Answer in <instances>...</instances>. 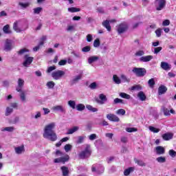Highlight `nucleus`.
<instances>
[{"label":"nucleus","instance_id":"1","mask_svg":"<svg viewBox=\"0 0 176 176\" xmlns=\"http://www.w3.org/2000/svg\"><path fill=\"white\" fill-rule=\"evenodd\" d=\"M54 127H56V123L54 122L47 124L44 128L43 134L44 138L49 140V141H52V142L57 141V135L56 134V132L54 131Z\"/></svg>","mask_w":176,"mask_h":176},{"label":"nucleus","instance_id":"2","mask_svg":"<svg viewBox=\"0 0 176 176\" xmlns=\"http://www.w3.org/2000/svg\"><path fill=\"white\" fill-rule=\"evenodd\" d=\"M29 52L30 50L27 48H23L18 52V54H19V56H23V54H25L23 57L24 60L23 62V67H30V65H31L32 63V61H34V57L30 56V55L27 54Z\"/></svg>","mask_w":176,"mask_h":176},{"label":"nucleus","instance_id":"3","mask_svg":"<svg viewBox=\"0 0 176 176\" xmlns=\"http://www.w3.org/2000/svg\"><path fill=\"white\" fill-rule=\"evenodd\" d=\"M13 30H14L16 32L27 31V30H28V23L16 21L14 23Z\"/></svg>","mask_w":176,"mask_h":176},{"label":"nucleus","instance_id":"4","mask_svg":"<svg viewBox=\"0 0 176 176\" xmlns=\"http://www.w3.org/2000/svg\"><path fill=\"white\" fill-rule=\"evenodd\" d=\"M91 155V150L90 149V145L87 144L85 150L81 151L78 154V157L80 159H87V157H90Z\"/></svg>","mask_w":176,"mask_h":176},{"label":"nucleus","instance_id":"5","mask_svg":"<svg viewBox=\"0 0 176 176\" xmlns=\"http://www.w3.org/2000/svg\"><path fill=\"white\" fill-rule=\"evenodd\" d=\"M132 72L138 77L145 76L146 70L144 68L133 67Z\"/></svg>","mask_w":176,"mask_h":176},{"label":"nucleus","instance_id":"6","mask_svg":"<svg viewBox=\"0 0 176 176\" xmlns=\"http://www.w3.org/2000/svg\"><path fill=\"white\" fill-rule=\"evenodd\" d=\"M155 7L156 10H163L166 8V0H155Z\"/></svg>","mask_w":176,"mask_h":176},{"label":"nucleus","instance_id":"7","mask_svg":"<svg viewBox=\"0 0 176 176\" xmlns=\"http://www.w3.org/2000/svg\"><path fill=\"white\" fill-rule=\"evenodd\" d=\"M65 75V72L63 70H57L52 73V77L54 80H58Z\"/></svg>","mask_w":176,"mask_h":176},{"label":"nucleus","instance_id":"8","mask_svg":"<svg viewBox=\"0 0 176 176\" xmlns=\"http://www.w3.org/2000/svg\"><path fill=\"white\" fill-rule=\"evenodd\" d=\"M96 101L97 104H99V105H104V104L108 101V98H107V96L101 94L99 95V98L96 99Z\"/></svg>","mask_w":176,"mask_h":176},{"label":"nucleus","instance_id":"9","mask_svg":"<svg viewBox=\"0 0 176 176\" xmlns=\"http://www.w3.org/2000/svg\"><path fill=\"white\" fill-rule=\"evenodd\" d=\"M127 30V24L123 23H120L117 26V31L118 34H123V32H126Z\"/></svg>","mask_w":176,"mask_h":176},{"label":"nucleus","instance_id":"10","mask_svg":"<svg viewBox=\"0 0 176 176\" xmlns=\"http://www.w3.org/2000/svg\"><path fill=\"white\" fill-rule=\"evenodd\" d=\"M14 152L16 155H23V153L25 152V148L24 147V145L15 146Z\"/></svg>","mask_w":176,"mask_h":176},{"label":"nucleus","instance_id":"11","mask_svg":"<svg viewBox=\"0 0 176 176\" xmlns=\"http://www.w3.org/2000/svg\"><path fill=\"white\" fill-rule=\"evenodd\" d=\"M107 119L110 120V122H119L120 119L115 114L109 113L107 115Z\"/></svg>","mask_w":176,"mask_h":176},{"label":"nucleus","instance_id":"12","mask_svg":"<svg viewBox=\"0 0 176 176\" xmlns=\"http://www.w3.org/2000/svg\"><path fill=\"white\" fill-rule=\"evenodd\" d=\"M69 160V155H66L65 157H61L59 158L54 159V163H65V162H68Z\"/></svg>","mask_w":176,"mask_h":176},{"label":"nucleus","instance_id":"13","mask_svg":"<svg viewBox=\"0 0 176 176\" xmlns=\"http://www.w3.org/2000/svg\"><path fill=\"white\" fill-rule=\"evenodd\" d=\"M52 109L54 112H61L62 113L65 112V109L61 105L54 106L52 107Z\"/></svg>","mask_w":176,"mask_h":176},{"label":"nucleus","instance_id":"14","mask_svg":"<svg viewBox=\"0 0 176 176\" xmlns=\"http://www.w3.org/2000/svg\"><path fill=\"white\" fill-rule=\"evenodd\" d=\"M17 83L18 85L16 87V91H21L23 87H24V80H23L22 78H19Z\"/></svg>","mask_w":176,"mask_h":176},{"label":"nucleus","instance_id":"15","mask_svg":"<svg viewBox=\"0 0 176 176\" xmlns=\"http://www.w3.org/2000/svg\"><path fill=\"white\" fill-rule=\"evenodd\" d=\"M153 56L148 55V56L140 57V61H141L142 63H149V61H151V60H153Z\"/></svg>","mask_w":176,"mask_h":176},{"label":"nucleus","instance_id":"16","mask_svg":"<svg viewBox=\"0 0 176 176\" xmlns=\"http://www.w3.org/2000/svg\"><path fill=\"white\" fill-rule=\"evenodd\" d=\"M155 153L157 155H164L166 153V149L162 146H158L155 147Z\"/></svg>","mask_w":176,"mask_h":176},{"label":"nucleus","instance_id":"17","mask_svg":"<svg viewBox=\"0 0 176 176\" xmlns=\"http://www.w3.org/2000/svg\"><path fill=\"white\" fill-rule=\"evenodd\" d=\"M161 68L164 71H170V69H171V65L168 64L166 62H162Z\"/></svg>","mask_w":176,"mask_h":176},{"label":"nucleus","instance_id":"18","mask_svg":"<svg viewBox=\"0 0 176 176\" xmlns=\"http://www.w3.org/2000/svg\"><path fill=\"white\" fill-rule=\"evenodd\" d=\"M113 82L115 85H120L122 83V79L118 76V75H113Z\"/></svg>","mask_w":176,"mask_h":176},{"label":"nucleus","instance_id":"19","mask_svg":"<svg viewBox=\"0 0 176 176\" xmlns=\"http://www.w3.org/2000/svg\"><path fill=\"white\" fill-rule=\"evenodd\" d=\"M20 93V98L22 102H27V96L25 95V92L24 91H18Z\"/></svg>","mask_w":176,"mask_h":176},{"label":"nucleus","instance_id":"20","mask_svg":"<svg viewBox=\"0 0 176 176\" xmlns=\"http://www.w3.org/2000/svg\"><path fill=\"white\" fill-rule=\"evenodd\" d=\"M12 40H6L5 44V49L7 51L12 50Z\"/></svg>","mask_w":176,"mask_h":176},{"label":"nucleus","instance_id":"21","mask_svg":"<svg viewBox=\"0 0 176 176\" xmlns=\"http://www.w3.org/2000/svg\"><path fill=\"white\" fill-rule=\"evenodd\" d=\"M79 130V126H73L72 128L69 129L67 130V134H74V133H76Z\"/></svg>","mask_w":176,"mask_h":176},{"label":"nucleus","instance_id":"22","mask_svg":"<svg viewBox=\"0 0 176 176\" xmlns=\"http://www.w3.org/2000/svg\"><path fill=\"white\" fill-rule=\"evenodd\" d=\"M167 91V87L164 85H162L159 87L158 88V93L160 96H162V94H164Z\"/></svg>","mask_w":176,"mask_h":176},{"label":"nucleus","instance_id":"23","mask_svg":"<svg viewBox=\"0 0 176 176\" xmlns=\"http://www.w3.org/2000/svg\"><path fill=\"white\" fill-rule=\"evenodd\" d=\"M138 97L140 101H145L146 100V96L144 93V91H140L138 93Z\"/></svg>","mask_w":176,"mask_h":176},{"label":"nucleus","instance_id":"24","mask_svg":"<svg viewBox=\"0 0 176 176\" xmlns=\"http://www.w3.org/2000/svg\"><path fill=\"white\" fill-rule=\"evenodd\" d=\"M173 137H174V135L173 133H165L162 135V138L165 141L172 140Z\"/></svg>","mask_w":176,"mask_h":176},{"label":"nucleus","instance_id":"25","mask_svg":"<svg viewBox=\"0 0 176 176\" xmlns=\"http://www.w3.org/2000/svg\"><path fill=\"white\" fill-rule=\"evenodd\" d=\"M80 79H82V74L76 76L73 78V79L72 80V83L73 85H75V83H78L79 82V80H80Z\"/></svg>","mask_w":176,"mask_h":176},{"label":"nucleus","instance_id":"26","mask_svg":"<svg viewBox=\"0 0 176 176\" xmlns=\"http://www.w3.org/2000/svg\"><path fill=\"white\" fill-rule=\"evenodd\" d=\"M170 113H175L174 109H171L170 110H168V109H164V115L165 116H170Z\"/></svg>","mask_w":176,"mask_h":176},{"label":"nucleus","instance_id":"27","mask_svg":"<svg viewBox=\"0 0 176 176\" xmlns=\"http://www.w3.org/2000/svg\"><path fill=\"white\" fill-rule=\"evenodd\" d=\"M109 21L106 20L102 22V25L104 28H107V31L110 32L111 30V25H109Z\"/></svg>","mask_w":176,"mask_h":176},{"label":"nucleus","instance_id":"28","mask_svg":"<svg viewBox=\"0 0 176 176\" xmlns=\"http://www.w3.org/2000/svg\"><path fill=\"white\" fill-rule=\"evenodd\" d=\"M85 139H86V136L85 135L78 136L76 142V144H83Z\"/></svg>","mask_w":176,"mask_h":176},{"label":"nucleus","instance_id":"29","mask_svg":"<svg viewBox=\"0 0 176 176\" xmlns=\"http://www.w3.org/2000/svg\"><path fill=\"white\" fill-rule=\"evenodd\" d=\"M60 170H62L63 176H68V174L69 173V170H68V167H67V166H62L60 168Z\"/></svg>","mask_w":176,"mask_h":176},{"label":"nucleus","instance_id":"30","mask_svg":"<svg viewBox=\"0 0 176 176\" xmlns=\"http://www.w3.org/2000/svg\"><path fill=\"white\" fill-rule=\"evenodd\" d=\"M101 171L96 169V166L93 165L91 167V171L92 173H98V174H102L104 173V166H100Z\"/></svg>","mask_w":176,"mask_h":176},{"label":"nucleus","instance_id":"31","mask_svg":"<svg viewBox=\"0 0 176 176\" xmlns=\"http://www.w3.org/2000/svg\"><path fill=\"white\" fill-rule=\"evenodd\" d=\"M98 60V56H90L88 58V63L89 64H93V63H96Z\"/></svg>","mask_w":176,"mask_h":176},{"label":"nucleus","instance_id":"32","mask_svg":"<svg viewBox=\"0 0 176 176\" xmlns=\"http://www.w3.org/2000/svg\"><path fill=\"white\" fill-rule=\"evenodd\" d=\"M120 78H121V80L123 83L130 82V78H127V76L126 75L121 74Z\"/></svg>","mask_w":176,"mask_h":176},{"label":"nucleus","instance_id":"33","mask_svg":"<svg viewBox=\"0 0 176 176\" xmlns=\"http://www.w3.org/2000/svg\"><path fill=\"white\" fill-rule=\"evenodd\" d=\"M1 131H8V133H13L14 131V128L13 126H7L5 128H1Z\"/></svg>","mask_w":176,"mask_h":176},{"label":"nucleus","instance_id":"34","mask_svg":"<svg viewBox=\"0 0 176 176\" xmlns=\"http://www.w3.org/2000/svg\"><path fill=\"white\" fill-rule=\"evenodd\" d=\"M67 10L70 13H76L78 12H80V8H75V7H72V8H69L67 9Z\"/></svg>","mask_w":176,"mask_h":176},{"label":"nucleus","instance_id":"35","mask_svg":"<svg viewBox=\"0 0 176 176\" xmlns=\"http://www.w3.org/2000/svg\"><path fill=\"white\" fill-rule=\"evenodd\" d=\"M3 31L5 34H12V31L10 30V26L9 25H6L3 28Z\"/></svg>","mask_w":176,"mask_h":176},{"label":"nucleus","instance_id":"36","mask_svg":"<svg viewBox=\"0 0 176 176\" xmlns=\"http://www.w3.org/2000/svg\"><path fill=\"white\" fill-rule=\"evenodd\" d=\"M133 171H134V168L133 167H130L127 169H125L124 171V175L125 176L130 175V173H133Z\"/></svg>","mask_w":176,"mask_h":176},{"label":"nucleus","instance_id":"37","mask_svg":"<svg viewBox=\"0 0 176 176\" xmlns=\"http://www.w3.org/2000/svg\"><path fill=\"white\" fill-rule=\"evenodd\" d=\"M85 108H86V107L85 106V104H81V103H80L76 106V110L79 111H85Z\"/></svg>","mask_w":176,"mask_h":176},{"label":"nucleus","instance_id":"38","mask_svg":"<svg viewBox=\"0 0 176 176\" xmlns=\"http://www.w3.org/2000/svg\"><path fill=\"white\" fill-rule=\"evenodd\" d=\"M67 104L70 108H72V109L76 108V102H75V100H69Z\"/></svg>","mask_w":176,"mask_h":176},{"label":"nucleus","instance_id":"39","mask_svg":"<svg viewBox=\"0 0 176 176\" xmlns=\"http://www.w3.org/2000/svg\"><path fill=\"white\" fill-rule=\"evenodd\" d=\"M86 108L88 109V111H91V112H97L98 111V109L93 107V106L90 104H87Z\"/></svg>","mask_w":176,"mask_h":176},{"label":"nucleus","instance_id":"40","mask_svg":"<svg viewBox=\"0 0 176 176\" xmlns=\"http://www.w3.org/2000/svg\"><path fill=\"white\" fill-rule=\"evenodd\" d=\"M47 38L46 37V36H43L41 38H40V41L38 45L40 46H43L45 45V42H46Z\"/></svg>","mask_w":176,"mask_h":176},{"label":"nucleus","instance_id":"41","mask_svg":"<svg viewBox=\"0 0 176 176\" xmlns=\"http://www.w3.org/2000/svg\"><path fill=\"white\" fill-rule=\"evenodd\" d=\"M131 90H136L137 91H140V90H142V87L140 85H135L131 87Z\"/></svg>","mask_w":176,"mask_h":176},{"label":"nucleus","instance_id":"42","mask_svg":"<svg viewBox=\"0 0 176 176\" xmlns=\"http://www.w3.org/2000/svg\"><path fill=\"white\" fill-rule=\"evenodd\" d=\"M134 160H135V163H136L138 166H141L142 167L146 166L145 162H144V161L142 160H140L138 159H135Z\"/></svg>","mask_w":176,"mask_h":176},{"label":"nucleus","instance_id":"43","mask_svg":"<svg viewBox=\"0 0 176 176\" xmlns=\"http://www.w3.org/2000/svg\"><path fill=\"white\" fill-rule=\"evenodd\" d=\"M13 113V108L12 107H7L6 110V116H9L11 113Z\"/></svg>","mask_w":176,"mask_h":176},{"label":"nucleus","instance_id":"44","mask_svg":"<svg viewBox=\"0 0 176 176\" xmlns=\"http://www.w3.org/2000/svg\"><path fill=\"white\" fill-rule=\"evenodd\" d=\"M42 117V113H41V111H36L35 115H32V118H33V119H40V118Z\"/></svg>","mask_w":176,"mask_h":176},{"label":"nucleus","instance_id":"45","mask_svg":"<svg viewBox=\"0 0 176 176\" xmlns=\"http://www.w3.org/2000/svg\"><path fill=\"white\" fill-rule=\"evenodd\" d=\"M120 96L122 97V98H125L126 100H130V98H131L130 95H129L126 93H124V92H121L120 94Z\"/></svg>","mask_w":176,"mask_h":176},{"label":"nucleus","instance_id":"46","mask_svg":"<svg viewBox=\"0 0 176 176\" xmlns=\"http://www.w3.org/2000/svg\"><path fill=\"white\" fill-rule=\"evenodd\" d=\"M56 84L53 81H49L47 82L46 86L48 87V89H53Z\"/></svg>","mask_w":176,"mask_h":176},{"label":"nucleus","instance_id":"47","mask_svg":"<svg viewBox=\"0 0 176 176\" xmlns=\"http://www.w3.org/2000/svg\"><path fill=\"white\" fill-rule=\"evenodd\" d=\"M43 8L41 7H38L33 9L34 14H39L42 12Z\"/></svg>","mask_w":176,"mask_h":176},{"label":"nucleus","instance_id":"48","mask_svg":"<svg viewBox=\"0 0 176 176\" xmlns=\"http://www.w3.org/2000/svg\"><path fill=\"white\" fill-rule=\"evenodd\" d=\"M157 162L158 163H166V157H158L156 158Z\"/></svg>","mask_w":176,"mask_h":176},{"label":"nucleus","instance_id":"49","mask_svg":"<svg viewBox=\"0 0 176 176\" xmlns=\"http://www.w3.org/2000/svg\"><path fill=\"white\" fill-rule=\"evenodd\" d=\"M19 6L22 8V9H26V8H28L30 6V3H21L20 2L19 3Z\"/></svg>","mask_w":176,"mask_h":176},{"label":"nucleus","instance_id":"50","mask_svg":"<svg viewBox=\"0 0 176 176\" xmlns=\"http://www.w3.org/2000/svg\"><path fill=\"white\" fill-rule=\"evenodd\" d=\"M144 54H145V52H144V50H139V51H137L135 54V55L137 56V57H141V56H144Z\"/></svg>","mask_w":176,"mask_h":176},{"label":"nucleus","instance_id":"51","mask_svg":"<svg viewBox=\"0 0 176 176\" xmlns=\"http://www.w3.org/2000/svg\"><path fill=\"white\" fill-rule=\"evenodd\" d=\"M19 120H20V118L15 117L13 120L10 121V123H11L12 124H16V123H19Z\"/></svg>","mask_w":176,"mask_h":176},{"label":"nucleus","instance_id":"52","mask_svg":"<svg viewBox=\"0 0 176 176\" xmlns=\"http://www.w3.org/2000/svg\"><path fill=\"white\" fill-rule=\"evenodd\" d=\"M88 138L90 141H94V140H97V135L96 133H92L88 136Z\"/></svg>","mask_w":176,"mask_h":176},{"label":"nucleus","instance_id":"53","mask_svg":"<svg viewBox=\"0 0 176 176\" xmlns=\"http://www.w3.org/2000/svg\"><path fill=\"white\" fill-rule=\"evenodd\" d=\"M117 115L124 116L126 114V111L123 109H120L116 111Z\"/></svg>","mask_w":176,"mask_h":176},{"label":"nucleus","instance_id":"54","mask_svg":"<svg viewBox=\"0 0 176 176\" xmlns=\"http://www.w3.org/2000/svg\"><path fill=\"white\" fill-rule=\"evenodd\" d=\"M148 129L150 131H152V133H159L160 131V129H156L153 126H149Z\"/></svg>","mask_w":176,"mask_h":176},{"label":"nucleus","instance_id":"55","mask_svg":"<svg viewBox=\"0 0 176 176\" xmlns=\"http://www.w3.org/2000/svg\"><path fill=\"white\" fill-rule=\"evenodd\" d=\"M126 131H127V133H134L137 131V128L129 127L126 129Z\"/></svg>","mask_w":176,"mask_h":176},{"label":"nucleus","instance_id":"56","mask_svg":"<svg viewBox=\"0 0 176 176\" xmlns=\"http://www.w3.org/2000/svg\"><path fill=\"white\" fill-rule=\"evenodd\" d=\"M162 47H155L153 51L154 54H157L160 52H162Z\"/></svg>","mask_w":176,"mask_h":176},{"label":"nucleus","instance_id":"57","mask_svg":"<svg viewBox=\"0 0 176 176\" xmlns=\"http://www.w3.org/2000/svg\"><path fill=\"white\" fill-rule=\"evenodd\" d=\"M71 149H72V145H71V144H66L65 146V152H69V151H71Z\"/></svg>","mask_w":176,"mask_h":176},{"label":"nucleus","instance_id":"58","mask_svg":"<svg viewBox=\"0 0 176 176\" xmlns=\"http://www.w3.org/2000/svg\"><path fill=\"white\" fill-rule=\"evenodd\" d=\"M94 47H98L100 46V38H96L94 41Z\"/></svg>","mask_w":176,"mask_h":176},{"label":"nucleus","instance_id":"59","mask_svg":"<svg viewBox=\"0 0 176 176\" xmlns=\"http://www.w3.org/2000/svg\"><path fill=\"white\" fill-rule=\"evenodd\" d=\"M148 83L150 87H153V86H155V79L153 78L150 79Z\"/></svg>","mask_w":176,"mask_h":176},{"label":"nucleus","instance_id":"60","mask_svg":"<svg viewBox=\"0 0 176 176\" xmlns=\"http://www.w3.org/2000/svg\"><path fill=\"white\" fill-rule=\"evenodd\" d=\"M155 34H156L157 38H160V36H162V29L161 28H158L155 31Z\"/></svg>","mask_w":176,"mask_h":176},{"label":"nucleus","instance_id":"61","mask_svg":"<svg viewBox=\"0 0 176 176\" xmlns=\"http://www.w3.org/2000/svg\"><path fill=\"white\" fill-rule=\"evenodd\" d=\"M56 69V66H50L47 68V74H50L52 71H54Z\"/></svg>","mask_w":176,"mask_h":176},{"label":"nucleus","instance_id":"62","mask_svg":"<svg viewBox=\"0 0 176 176\" xmlns=\"http://www.w3.org/2000/svg\"><path fill=\"white\" fill-rule=\"evenodd\" d=\"M91 50V47L90 46H86V47H84L82 49V52H83L84 53H87L89 52V51Z\"/></svg>","mask_w":176,"mask_h":176},{"label":"nucleus","instance_id":"63","mask_svg":"<svg viewBox=\"0 0 176 176\" xmlns=\"http://www.w3.org/2000/svg\"><path fill=\"white\" fill-rule=\"evenodd\" d=\"M162 25L164 27H167V25H170V20L166 19L162 22Z\"/></svg>","mask_w":176,"mask_h":176},{"label":"nucleus","instance_id":"64","mask_svg":"<svg viewBox=\"0 0 176 176\" xmlns=\"http://www.w3.org/2000/svg\"><path fill=\"white\" fill-rule=\"evenodd\" d=\"M169 155L171 157H175L176 156V152L174 150H170L169 151Z\"/></svg>","mask_w":176,"mask_h":176}]
</instances>
